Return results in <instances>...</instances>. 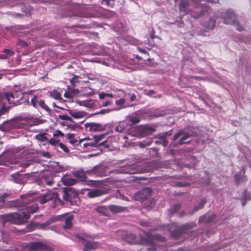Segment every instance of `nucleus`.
Here are the masks:
<instances>
[{
	"label": "nucleus",
	"mask_w": 251,
	"mask_h": 251,
	"mask_svg": "<svg viewBox=\"0 0 251 251\" xmlns=\"http://www.w3.org/2000/svg\"><path fill=\"white\" fill-rule=\"evenodd\" d=\"M219 0H188V1L182 0L179 5V10L184 14L190 13L192 17L198 18L201 16L205 10L209 3H216Z\"/></svg>",
	"instance_id": "1"
},
{
	"label": "nucleus",
	"mask_w": 251,
	"mask_h": 251,
	"mask_svg": "<svg viewBox=\"0 0 251 251\" xmlns=\"http://www.w3.org/2000/svg\"><path fill=\"white\" fill-rule=\"evenodd\" d=\"M36 211L35 207L27 206L26 209H24L21 214L17 213H11L6 215H0V222L3 226L7 222L20 225L22 224L28 219L30 216V213H33Z\"/></svg>",
	"instance_id": "2"
},
{
	"label": "nucleus",
	"mask_w": 251,
	"mask_h": 251,
	"mask_svg": "<svg viewBox=\"0 0 251 251\" xmlns=\"http://www.w3.org/2000/svg\"><path fill=\"white\" fill-rule=\"evenodd\" d=\"M221 18L224 20L225 24H233L236 28L241 31L243 29L242 26L239 25L238 21L234 20L235 15L231 10H227L226 12L221 14Z\"/></svg>",
	"instance_id": "3"
},
{
	"label": "nucleus",
	"mask_w": 251,
	"mask_h": 251,
	"mask_svg": "<svg viewBox=\"0 0 251 251\" xmlns=\"http://www.w3.org/2000/svg\"><path fill=\"white\" fill-rule=\"evenodd\" d=\"M50 201L54 202L55 205L61 202V200L58 198V193L57 192L49 191L45 194H41L37 199V201L41 204H44Z\"/></svg>",
	"instance_id": "4"
},
{
	"label": "nucleus",
	"mask_w": 251,
	"mask_h": 251,
	"mask_svg": "<svg viewBox=\"0 0 251 251\" xmlns=\"http://www.w3.org/2000/svg\"><path fill=\"white\" fill-rule=\"evenodd\" d=\"M131 236L132 238L133 237L134 238L133 240L131 242V243L133 244L151 245L154 244V240H165V238L164 237H159L157 235L152 236L146 235V237L147 239L141 238V240L139 241L135 239V236L134 235H131Z\"/></svg>",
	"instance_id": "5"
},
{
	"label": "nucleus",
	"mask_w": 251,
	"mask_h": 251,
	"mask_svg": "<svg viewBox=\"0 0 251 251\" xmlns=\"http://www.w3.org/2000/svg\"><path fill=\"white\" fill-rule=\"evenodd\" d=\"M9 180L17 184H24L28 180V175L26 174H21L19 172L11 174Z\"/></svg>",
	"instance_id": "6"
},
{
	"label": "nucleus",
	"mask_w": 251,
	"mask_h": 251,
	"mask_svg": "<svg viewBox=\"0 0 251 251\" xmlns=\"http://www.w3.org/2000/svg\"><path fill=\"white\" fill-rule=\"evenodd\" d=\"M24 197L25 199H23L22 201H11L8 204L7 207L25 206L27 205L29 202L33 201V200L31 199L30 197L25 196Z\"/></svg>",
	"instance_id": "7"
},
{
	"label": "nucleus",
	"mask_w": 251,
	"mask_h": 251,
	"mask_svg": "<svg viewBox=\"0 0 251 251\" xmlns=\"http://www.w3.org/2000/svg\"><path fill=\"white\" fill-rule=\"evenodd\" d=\"M151 191L150 188H145L135 194V199L136 200H143L147 199L151 195Z\"/></svg>",
	"instance_id": "8"
},
{
	"label": "nucleus",
	"mask_w": 251,
	"mask_h": 251,
	"mask_svg": "<svg viewBox=\"0 0 251 251\" xmlns=\"http://www.w3.org/2000/svg\"><path fill=\"white\" fill-rule=\"evenodd\" d=\"M182 130H183V134L182 135V137L178 141V144L180 145L187 143L188 141H185V140L194 134L193 132L191 130V127H187Z\"/></svg>",
	"instance_id": "9"
},
{
	"label": "nucleus",
	"mask_w": 251,
	"mask_h": 251,
	"mask_svg": "<svg viewBox=\"0 0 251 251\" xmlns=\"http://www.w3.org/2000/svg\"><path fill=\"white\" fill-rule=\"evenodd\" d=\"M125 120L126 121H127V123H129L128 126L130 128H131L135 129L136 128L135 127H131V126L138 124L140 121V117L136 113H133L131 115L127 116Z\"/></svg>",
	"instance_id": "10"
},
{
	"label": "nucleus",
	"mask_w": 251,
	"mask_h": 251,
	"mask_svg": "<svg viewBox=\"0 0 251 251\" xmlns=\"http://www.w3.org/2000/svg\"><path fill=\"white\" fill-rule=\"evenodd\" d=\"M107 193V191L104 189H94L88 191L87 195L90 198L98 197L103 195Z\"/></svg>",
	"instance_id": "11"
},
{
	"label": "nucleus",
	"mask_w": 251,
	"mask_h": 251,
	"mask_svg": "<svg viewBox=\"0 0 251 251\" xmlns=\"http://www.w3.org/2000/svg\"><path fill=\"white\" fill-rule=\"evenodd\" d=\"M128 124L126 120L118 122L115 127V130L118 132H124L129 129Z\"/></svg>",
	"instance_id": "12"
},
{
	"label": "nucleus",
	"mask_w": 251,
	"mask_h": 251,
	"mask_svg": "<svg viewBox=\"0 0 251 251\" xmlns=\"http://www.w3.org/2000/svg\"><path fill=\"white\" fill-rule=\"evenodd\" d=\"M155 126L152 125H144L140 127L139 128L141 130V133L146 136L149 135L155 131Z\"/></svg>",
	"instance_id": "13"
},
{
	"label": "nucleus",
	"mask_w": 251,
	"mask_h": 251,
	"mask_svg": "<svg viewBox=\"0 0 251 251\" xmlns=\"http://www.w3.org/2000/svg\"><path fill=\"white\" fill-rule=\"evenodd\" d=\"M78 240L81 242L84 246L83 249L84 251H88L91 249H95L96 248L97 245L95 242H87L84 240L83 238L80 237H78Z\"/></svg>",
	"instance_id": "14"
},
{
	"label": "nucleus",
	"mask_w": 251,
	"mask_h": 251,
	"mask_svg": "<svg viewBox=\"0 0 251 251\" xmlns=\"http://www.w3.org/2000/svg\"><path fill=\"white\" fill-rule=\"evenodd\" d=\"M91 131H102L105 129L104 126L99 123H90L86 124Z\"/></svg>",
	"instance_id": "15"
},
{
	"label": "nucleus",
	"mask_w": 251,
	"mask_h": 251,
	"mask_svg": "<svg viewBox=\"0 0 251 251\" xmlns=\"http://www.w3.org/2000/svg\"><path fill=\"white\" fill-rule=\"evenodd\" d=\"M67 136H68V139L69 140L70 143L74 146H81V144L84 140L89 139V138H85L81 139L79 141H77L74 137V135L73 134H70V133L68 134Z\"/></svg>",
	"instance_id": "16"
},
{
	"label": "nucleus",
	"mask_w": 251,
	"mask_h": 251,
	"mask_svg": "<svg viewBox=\"0 0 251 251\" xmlns=\"http://www.w3.org/2000/svg\"><path fill=\"white\" fill-rule=\"evenodd\" d=\"M40 182L43 185H48V186H52V185L54 183V181L53 180V177L52 175H44L42 179L40 180Z\"/></svg>",
	"instance_id": "17"
},
{
	"label": "nucleus",
	"mask_w": 251,
	"mask_h": 251,
	"mask_svg": "<svg viewBox=\"0 0 251 251\" xmlns=\"http://www.w3.org/2000/svg\"><path fill=\"white\" fill-rule=\"evenodd\" d=\"M104 136L105 135L104 134L98 135H95L93 137V139L95 140V141L96 142V143H97L99 147L104 146L105 148H108L109 146L105 145V143L106 142V140L102 141L101 143H99L101 140H102L104 138Z\"/></svg>",
	"instance_id": "18"
},
{
	"label": "nucleus",
	"mask_w": 251,
	"mask_h": 251,
	"mask_svg": "<svg viewBox=\"0 0 251 251\" xmlns=\"http://www.w3.org/2000/svg\"><path fill=\"white\" fill-rule=\"evenodd\" d=\"M83 147L86 151H90L95 150L94 148L99 147L95 140L90 141L88 142L83 143Z\"/></svg>",
	"instance_id": "19"
},
{
	"label": "nucleus",
	"mask_w": 251,
	"mask_h": 251,
	"mask_svg": "<svg viewBox=\"0 0 251 251\" xmlns=\"http://www.w3.org/2000/svg\"><path fill=\"white\" fill-rule=\"evenodd\" d=\"M61 180L65 185H72L75 184L76 181L75 179L71 178L68 175H65L61 177Z\"/></svg>",
	"instance_id": "20"
},
{
	"label": "nucleus",
	"mask_w": 251,
	"mask_h": 251,
	"mask_svg": "<svg viewBox=\"0 0 251 251\" xmlns=\"http://www.w3.org/2000/svg\"><path fill=\"white\" fill-rule=\"evenodd\" d=\"M69 113L75 119L84 118L86 115V113L82 111H75L70 110L69 111Z\"/></svg>",
	"instance_id": "21"
},
{
	"label": "nucleus",
	"mask_w": 251,
	"mask_h": 251,
	"mask_svg": "<svg viewBox=\"0 0 251 251\" xmlns=\"http://www.w3.org/2000/svg\"><path fill=\"white\" fill-rule=\"evenodd\" d=\"M3 99L6 100L10 104H12L13 105H16V101L14 100V97L12 93H5L4 97L3 98Z\"/></svg>",
	"instance_id": "22"
},
{
	"label": "nucleus",
	"mask_w": 251,
	"mask_h": 251,
	"mask_svg": "<svg viewBox=\"0 0 251 251\" xmlns=\"http://www.w3.org/2000/svg\"><path fill=\"white\" fill-rule=\"evenodd\" d=\"M109 208L110 210L114 213L121 212L124 211L126 209V207L115 205H110Z\"/></svg>",
	"instance_id": "23"
},
{
	"label": "nucleus",
	"mask_w": 251,
	"mask_h": 251,
	"mask_svg": "<svg viewBox=\"0 0 251 251\" xmlns=\"http://www.w3.org/2000/svg\"><path fill=\"white\" fill-rule=\"evenodd\" d=\"M74 219V216L69 215L65 219V225L63 226L64 228H70L72 226V221Z\"/></svg>",
	"instance_id": "24"
},
{
	"label": "nucleus",
	"mask_w": 251,
	"mask_h": 251,
	"mask_svg": "<svg viewBox=\"0 0 251 251\" xmlns=\"http://www.w3.org/2000/svg\"><path fill=\"white\" fill-rule=\"evenodd\" d=\"M151 143L152 141L151 139H147L142 142H137V145L141 148H144L150 146Z\"/></svg>",
	"instance_id": "25"
},
{
	"label": "nucleus",
	"mask_w": 251,
	"mask_h": 251,
	"mask_svg": "<svg viewBox=\"0 0 251 251\" xmlns=\"http://www.w3.org/2000/svg\"><path fill=\"white\" fill-rule=\"evenodd\" d=\"M38 106H40L43 109L47 111L50 114V115H52V112L49 108V107L45 104L44 100H40L38 102Z\"/></svg>",
	"instance_id": "26"
},
{
	"label": "nucleus",
	"mask_w": 251,
	"mask_h": 251,
	"mask_svg": "<svg viewBox=\"0 0 251 251\" xmlns=\"http://www.w3.org/2000/svg\"><path fill=\"white\" fill-rule=\"evenodd\" d=\"M50 97L56 100H62V99L61 97V94L56 90H54L50 93Z\"/></svg>",
	"instance_id": "27"
},
{
	"label": "nucleus",
	"mask_w": 251,
	"mask_h": 251,
	"mask_svg": "<svg viewBox=\"0 0 251 251\" xmlns=\"http://www.w3.org/2000/svg\"><path fill=\"white\" fill-rule=\"evenodd\" d=\"M245 173V168L244 167H243L240 172V173H237V174H236L235 175H234V179H235V181L237 183H239L240 181L242 179V176H241V174L242 175H244Z\"/></svg>",
	"instance_id": "28"
},
{
	"label": "nucleus",
	"mask_w": 251,
	"mask_h": 251,
	"mask_svg": "<svg viewBox=\"0 0 251 251\" xmlns=\"http://www.w3.org/2000/svg\"><path fill=\"white\" fill-rule=\"evenodd\" d=\"M166 135H164L162 136H160L159 138V140L155 141V144H160L164 147H166L168 144V141L166 140Z\"/></svg>",
	"instance_id": "29"
},
{
	"label": "nucleus",
	"mask_w": 251,
	"mask_h": 251,
	"mask_svg": "<svg viewBox=\"0 0 251 251\" xmlns=\"http://www.w3.org/2000/svg\"><path fill=\"white\" fill-rule=\"evenodd\" d=\"M206 201V200L205 199H201L199 204L194 208L193 212H195L198 211L199 209H202L203 207L204 204H205Z\"/></svg>",
	"instance_id": "30"
},
{
	"label": "nucleus",
	"mask_w": 251,
	"mask_h": 251,
	"mask_svg": "<svg viewBox=\"0 0 251 251\" xmlns=\"http://www.w3.org/2000/svg\"><path fill=\"white\" fill-rule=\"evenodd\" d=\"M46 133H40L35 136V138L37 140L40 142L48 141V139L45 136Z\"/></svg>",
	"instance_id": "31"
},
{
	"label": "nucleus",
	"mask_w": 251,
	"mask_h": 251,
	"mask_svg": "<svg viewBox=\"0 0 251 251\" xmlns=\"http://www.w3.org/2000/svg\"><path fill=\"white\" fill-rule=\"evenodd\" d=\"M107 51L106 49L103 46H99V50L94 52L96 55H104L106 53Z\"/></svg>",
	"instance_id": "32"
},
{
	"label": "nucleus",
	"mask_w": 251,
	"mask_h": 251,
	"mask_svg": "<svg viewBox=\"0 0 251 251\" xmlns=\"http://www.w3.org/2000/svg\"><path fill=\"white\" fill-rule=\"evenodd\" d=\"M59 141H60L59 139L52 138H50V140H48V142L50 145L56 146L57 145H59V144L60 143L59 142Z\"/></svg>",
	"instance_id": "33"
},
{
	"label": "nucleus",
	"mask_w": 251,
	"mask_h": 251,
	"mask_svg": "<svg viewBox=\"0 0 251 251\" xmlns=\"http://www.w3.org/2000/svg\"><path fill=\"white\" fill-rule=\"evenodd\" d=\"M126 103V100L124 98H121L119 100H117L115 102V104L117 106H119L120 108H123Z\"/></svg>",
	"instance_id": "34"
},
{
	"label": "nucleus",
	"mask_w": 251,
	"mask_h": 251,
	"mask_svg": "<svg viewBox=\"0 0 251 251\" xmlns=\"http://www.w3.org/2000/svg\"><path fill=\"white\" fill-rule=\"evenodd\" d=\"M39 101L37 97L35 95L33 96L31 100V105L34 107H37Z\"/></svg>",
	"instance_id": "35"
},
{
	"label": "nucleus",
	"mask_w": 251,
	"mask_h": 251,
	"mask_svg": "<svg viewBox=\"0 0 251 251\" xmlns=\"http://www.w3.org/2000/svg\"><path fill=\"white\" fill-rule=\"evenodd\" d=\"M115 196L116 198H120L125 201H128L129 200L128 198L127 197H126L124 195H122L119 190H118L115 193Z\"/></svg>",
	"instance_id": "36"
},
{
	"label": "nucleus",
	"mask_w": 251,
	"mask_h": 251,
	"mask_svg": "<svg viewBox=\"0 0 251 251\" xmlns=\"http://www.w3.org/2000/svg\"><path fill=\"white\" fill-rule=\"evenodd\" d=\"M62 198L64 200L68 201H71V197L69 193L64 192L62 196Z\"/></svg>",
	"instance_id": "37"
},
{
	"label": "nucleus",
	"mask_w": 251,
	"mask_h": 251,
	"mask_svg": "<svg viewBox=\"0 0 251 251\" xmlns=\"http://www.w3.org/2000/svg\"><path fill=\"white\" fill-rule=\"evenodd\" d=\"M99 98L101 100H102L104 99V98L106 97H110V98H112L113 96V95L112 94L101 93H100L99 94Z\"/></svg>",
	"instance_id": "38"
},
{
	"label": "nucleus",
	"mask_w": 251,
	"mask_h": 251,
	"mask_svg": "<svg viewBox=\"0 0 251 251\" xmlns=\"http://www.w3.org/2000/svg\"><path fill=\"white\" fill-rule=\"evenodd\" d=\"M58 118L60 120L71 121L72 119L67 115H59Z\"/></svg>",
	"instance_id": "39"
},
{
	"label": "nucleus",
	"mask_w": 251,
	"mask_h": 251,
	"mask_svg": "<svg viewBox=\"0 0 251 251\" xmlns=\"http://www.w3.org/2000/svg\"><path fill=\"white\" fill-rule=\"evenodd\" d=\"M215 21L214 20H210V22H209V24L208 25H205L204 26L206 28L211 29L213 28V27L215 25Z\"/></svg>",
	"instance_id": "40"
},
{
	"label": "nucleus",
	"mask_w": 251,
	"mask_h": 251,
	"mask_svg": "<svg viewBox=\"0 0 251 251\" xmlns=\"http://www.w3.org/2000/svg\"><path fill=\"white\" fill-rule=\"evenodd\" d=\"M10 196L8 193H4L2 195H0V202H3L5 199Z\"/></svg>",
	"instance_id": "41"
},
{
	"label": "nucleus",
	"mask_w": 251,
	"mask_h": 251,
	"mask_svg": "<svg viewBox=\"0 0 251 251\" xmlns=\"http://www.w3.org/2000/svg\"><path fill=\"white\" fill-rule=\"evenodd\" d=\"M59 146L65 152H69V149H68L67 146L63 144L62 143H60L59 144Z\"/></svg>",
	"instance_id": "42"
},
{
	"label": "nucleus",
	"mask_w": 251,
	"mask_h": 251,
	"mask_svg": "<svg viewBox=\"0 0 251 251\" xmlns=\"http://www.w3.org/2000/svg\"><path fill=\"white\" fill-rule=\"evenodd\" d=\"M17 44V45L22 47H25L28 46V44L26 42L21 40H18Z\"/></svg>",
	"instance_id": "43"
},
{
	"label": "nucleus",
	"mask_w": 251,
	"mask_h": 251,
	"mask_svg": "<svg viewBox=\"0 0 251 251\" xmlns=\"http://www.w3.org/2000/svg\"><path fill=\"white\" fill-rule=\"evenodd\" d=\"M64 134L59 130H56L53 133V137L61 136L63 137Z\"/></svg>",
	"instance_id": "44"
},
{
	"label": "nucleus",
	"mask_w": 251,
	"mask_h": 251,
	"mask_svg": "<svg viewBox=\"0 0 251 251\" xmlns=\"http://www.w3.org/2000/svg\"><path fill=\"white\" fill-rule=\"evenodd\" d=\"M183 134V130H180L179 132L175 134L173 137V140H176L179 137L182 136Z\"/></svg>",
	"instance_id": "45"
},
{
	"label": "nucleus",
	"mask_w": 251,
	"mask_h": 251,
	"mask_svg": "<svg viewBox=\"0 0 251 251\" xmlns=\"http://www.w3.org/2000/svg\"><path fill=\"white\" fill-rule=\"evenodd\" d=\"M112 104V101L110 100H106L105 101H102L101 102V106H107Z\"/></svg>",
	"instance_id": "46"
},
{
	"label": "nucleus",
	"mask_w": 251,
	"mask_h": 251,
	"mask_svg": "<svg viewBox=\"0 0 251 251\" xmlns=\"http://www.w3.org/2000/svg\"><path fill=\"white\" fill-rule=\"evenodd\" d=\"M180 208V205L179 203L175 204L172 208V212L173 213L177 211Z\"/></svg>",
	"instance_id": "47"
},
{
	"label": "nucleus",
	"mask_w": 251,
	"mask_h": 251,
	"mask_svg": "<svg viewBox=\"0 0 251 251\" xmlns=\"http://www.w3.org/2000/svg\"><path fill=\"white\" fill-rule=\"evenodd\" d=\"M43 122H44V120L36 118V119H34V124L33 125H35V126L39 125L40 124L43 123Z\"/></svg>",
	"instance_id": "48"
},
{
	"label": "nucleus",
	"mask_w": 251,
	"mask_h": 251,
	"mask_svg": "<svg viewBox=\"0 0 251 251\" xmlns=\"http://www.w3.org/2000/svg\"><path fill=\"white\" fill-rule=\"evenodd\" d=\"M76 103L79 105L85 106L86 102L85 101H80V100H77L76 101Z\"/></svg>",
	"instance_id": "49"
},
{
	"label": "nucleus",
	"mask_w": 251,
	"mask_h": 251,
	"mask_svg": "<svg viewBox=\"0 0 251 251\" xmlns=\"http://www.w3.org/2000/svg\"><path fill=\"white\" fill-rule=\"evenodd\" d=\"M3 51L6 53H7L9 55H12L14 54V52L11 51L9 49H4Z\"/></svg>",
	"instance_id": "50"
},
{
	"label": "nucleus",
	"mask_w": 251,
	"mask_h": 251,
	"mask_svg": "<svg viewBox=\"0 0 251 251\" xmlns=\"http://www.w3.org/2000/svg\"><path fill=\"white\" fill-rule=\"evenodd\" d=\"M43 155L44 157H47V158H49L50 157V153L48 152H45L43 153Z\"/></svg>",
	"instance_id": "51"
},
{
	"label": "nucleus",
	"mask_w": 251,
	"mask_h": 251,
	"mask_svg": "<svg viewBox=\"0 0 251 251\" xmlns=\"http://www.w3.org/2000/svg\"><path fill=\"white\" fill-rule=\"evenodd\" d=\"M176 185L178 187H183V186H185V184L184 183H183L182 182H176Z\"/></svg>",
	"instance_id": "52"
},
{
	"label": "nucleus",
	"mask_w": 251,
	"mask_h": 251,
	"mask_svg": "<svg viewBox=\"0 0 251 251\" xmlns=\"http://www.w3.org/2000/svg\"><path fill=\"white\" fill-rule=\"evenodd\" d=\"M136 99V96L135 94H132L130 98V100L131 101H134Z\"/></svg>",
	"instance_id": "53"
},
{
	"label": "nucleus",
	"mask_w": 251,
	"mask_h": 251,
	"mask_svg": "<svg viewBox=\"0 0 251 251\" xmlns=\"http://www.w3.org/2000/svg\"><path fill=\"white\" fill-rule=\"evenodd\" d=\"M111 0H103V3H105L106 5H109Z\"/></svg>",
	"instance_id": "54"
},
{
	"label": "nucleus",
	"mask_w": 251,
	"mask_h": 251,
	"mask_svg": "<svg viewBox=\"0 0 251 251\" xmlns=\"http://www.w3.org/2000/svg\"><path fill=\"white\" fill-rule=\"evenodd\" d=\"M49 224H50L49 222H46L45 223H44L41 225V227L44 228L46 226H48Z\"/></svg>",
	"instance_id": "55"
},
{
	"label": "nucleus",
	"mask_w": 251,
	"mask_h": 251,
	"mask_svg": "<svg viewBox=\"0 0 251 251\" xmlns=\"http://www.w3.org/2000/svg\"><path fill=\"white\" fill-rule=\"evenodd\" d=\"M52 105H53V107H56V108H59V109H63V108H61V107H59V106H58L57 105H56L55 102H53V103H52Z\"/></svg>",
	"instance_id": "56"
},
{
	"label": "nucleus",
	"mask_w": 251,
	"mask_h": 251,
	"mask_svg": "<svg viewBox=\"0 0 251 251\" xmlns=\"http://www.w3.org/2000/svg\"><path fill=\"white\" fill-rule=\"evenodd\" d=\"M5 112V110H3L2 109H0V115L4 114Z\"/></svg>",
	"instance_id": "57"
},
{
	"label": "nucleus",
	"mask_w": 251,
	"mask_h": 251,
	"mask_svg": "<svg viewBox=\"0 0 251 251\" xmlns=\"http://www.w3.org/2000/svg\"><path fill=\"white\" fill-rule=\"evenodd\" d=\"M105 110H104V109H101L100 110V111L99 112V114H103L105 113Z\"/></svg>",
	"instance_id": "58"
},
{
	"label": "nucleus",
	"mask_w": 251,
	"mask_h": 251,
	"mask_svg": "<svg viewBox=\"0 0 251 251\" xmlns=\"http://www.w3.org/2000/svg\"><path fill=\"white\" fill-rule=\"evenodd\" d=\"M154 93V92L153 90H150L149 91L148 94L149 95H152Z\"/></svg>",
	"instance_id": "59"
},
{
	"label": "nucleus",
	"mask_w": 251,
	"mask_h": 251,
	"mask_svg": "<svg viewBox=\"0 0 251 251\" xmlns=\"http://www.w3.org/2000/svg\"><path fill=\"white\" fill-rule=\"evenodd\" d=\"M64 96L66 98H69V96H68V94L67 93V92H65Z\"/></svg>",
	"instance_id": "60"
},
{
	"label": "nucleus",
	"mask_w": 251,
	"mask_h": 251,
	"mask_svg": "<svg viewBox=\"0 0 251 251\" xmlns=\"http://www.w3.org/2000/svg\"><path fill=\"white\" fill-rule=\"evenodd\" d=\"M50 229H51L52 230H53V231H54L55 232H56V230H55V229H56V227H54V226L51 227L50 228Z\"/></svg>",
	"instance_id": "61"
},
{
	"label": "nucleus",
	"mask_w": 251,
	"mask_h": 251,
	"mask_svg": "<svg viewBox=\"0 0 251 251\" xmlns=\"http://www.w3.org/2000/svg\"><path fill=\"white\" fill-rule=\"evenodd\" d=\"M139 51L141 52H143V53H144V52H146V51L144 50L143 49H139Z\"/></svg>",
	"instance_id": "62"
},
{
	"label": "nucleus",
	"mask_w": 251,
	"mask_h": 251,
	"mask_svg": "<svg viewBox=\"0 0 251 251\" xmlns=\"http://www.w3.org/2000/svg\"><path fill=\"white\" fill-rule=\"evenodd\" d=\"M205 216H203L202 217H201L200 218V221H202L203 219H204L205 218Z\"/></svg>",
	"instance_id": "63"
},
{
	"label": "nucleus",
	"mask_w": 251,
	"mask_h": 251,
	"mask_svg": "<svg viewBox=\"0 0 251 251\" xmlns=\"http://www.w3.org/2000/svg\"><path fill=\"white\" fill-rule=\"evenodd\" d=\"M136 173V172H135V171H133H133H130L129 172V173H130V174H134V173Z\"/></svg>",
	"instance_id": "64"
}]
</instances>
